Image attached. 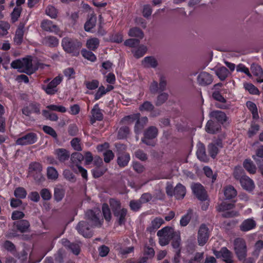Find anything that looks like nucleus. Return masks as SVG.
I'll use <instances>...</instances> for the list:
<instances>
[{
  "label": "nucleus",
  "mask_w": 263,
  "mask_h": 263,
  "mask_svg": "<svg viewBox=\"0 0 263 263\" xmlns=\"http://www.w3.org/2000/svg\"><path fill=\"white\" fill-rule=\"evenodd\" d=\"M11 66L12 68L17 69L19 71L31 74L35 71L33 67L31 59L30 58H24L13 61Z\"/></svg>",
  "instance_id": "nucleus-1"
},
{
  "label": "nucleus",
  "mask_w": 263,
  "mask_h": 263,
  "mask_svg": "<svg viewBox=\"0 0 263 263\" xmlns=\"http://www.w3.org/2000/svg\"><path fill=\"white\" fill-rule=\"evenodd\" d=\"M148 119L146 117L140 119V114H136L124 117L122 120V122L124 124H130L136 122L135 132L138 134L147 123Z\"/></svg>",
  "instance_id": "nucleus-2"
},
{
  "label": "nucleus",
  "mask_w": 263,
  "mask_h": 263,
  "mask_svg": "<svg viewBox=\"0 0 263 263\" xmlns=\"http://www.w3.org/2000/svg\"><path fill=\"white\" fill-rule=\"evenodd\" d=\"M110 205L112 209L114 214L117 217L120 224L124 223L125 217L127 215V210L125 208H121L120 203L119 201L114 199L109 200Z\"/></svg>",
  "instance_id": "nucleus-3"
},
{
  "label": "nucleus",
  "mask_w": 263,
  "mask_h": 263,
  "mask_svg": "<svg viewBox=\"0 0 263 263\" xmlns=\"http://www.w3.org/2000/svg\"><path fill=\"white\" fill-rule=\"evenodd\" d=\"M62 46L66 52L77 55L79 54V49L82 46V43L77 40L64 37L62 41Z\"/></svg>",
  "instance_id": "nucleus-4"
},
{
  "label": "nucleus",
  "mask_w": 263,
  "mask_h": 263,
  "mask_svg": "<svg viewBox=\"0 0 263 263\" xmlns=\"http://www.w3.org/2000/svg\"><path fill=\"white\" fill-rule=\"evenodd\" d=\"M234 250L239 260L245 259L247 255L246 241L242 238H237L234 241Z\"/></svg>",
  "instance_id": "nucleus-5"
},
{
  "label": "nucleus",
  "mask_w": 263,
  "mask_h": 263,
  "mask_svg": "<svg viewBox=\"0 0 263 263\" xmlns=\"http://www.w3.org/2000/svg\"><path fill=\"white\" fill-rule=\"evenodd\" d=\"M174 234V230L171 227H166L157 232L159 242L161 246H164L169 243Z\"/></svg>",
  "instance_id": "nucleus-6"
},
{
  "label": "nucleus",
  "mask_w": 263,
  "mask_h": 263,
  "mask_svg": "<svg viewBox=\"0 0 263 263\" xmlns=\"http://www.w3.org/2000/svg\"><path fill=\"white\" fill-rule=\"evenodd\" d=\"M62 77L58 76L56 77L53 80L49 83L47 85H42V88L48 95H53L58 90L57 86L60 84L62 81Z\"/></svg>",
  "instance_id": "nucleus-7"
},
{
  "label": "nucleus",
  "mask_w": 263,
  "mask_h": 263,
  "mask_svg": "<svg viewBox=\"0 0 263 263\" xmlns=\"http://www.w3.org/2000/svg\"><path fill=\"white\" fill-rule=\"evenodd\" d=\"M42 166L39 162H32L29 167V175L33 177L35 180H40L42 177L41 171Z\"/></svg>",
  "instance_id": "nucleus-8"
},
{
  "label": "nucleus",
  "mask_w": 263,
  "mask_h": 263,
  "mask_svg": "<svg viewBox=\"0 0 263 263\" xmlns=\"http://www.w3.org/2000/svg\"><path fill=\"white\" fill-rule=\"evenodd\" d=\"M213 253L217 258H221L226 263H233L232 253L226 247L222 248L219 251L214 250Z\"/></svg>",
  "instance_id": "nucleus-9"
},
{
  "label": "nucleus",
  "mask_w": 263,
  "mask_h": 263,
  "mask_svg": "<svg viewBox=\"0 0 263 263\" xmlns=\"http://www.w3.org/2000/svg\"><path fill=\"white\" fill-rule=\"evenodd\" d=\"M210 236V231L205 224H202L199 229L197 240L199 245L203 246L207 242Z\"/></svg>",
  "instance_id": "nucleus-10"
},
{
  "label": "nucleus",
  "mask_w": 263,
  "mask_h": 263,
  "mask_svg": "<svg viewBox=\"0 0 263 263\" xmlns=\"http://www.w3.org/2000/svg\"><path fill=\"white\" fill-rule=\"evenodd\" d=\"M37 139V138L35 134L30 133L17 139L16 144L20 145L32 144L36 142Z\"/></svg>",
  "instance_id": "nucleus-11"
},
{
  "label": "nucleus",
  "mask_w": 263,
  "mask_h": 263,
  "mask_svg": "<svg viewBox=\"0 0 263 263\" xmlns=\"http://www.w3.org/2000/svg\"><path fill=\"white\" fill-rule=\"evenodd\" d=\"M100 211L98 209H95L94 211L89 210L86 212L85 217L87 220L89 221V226H98L101 224L99 218L97 215L99 214Z\"/></svg>",
  "instance_id": "nucleus-12"
},
{
  "label": "nucleus",
  "mask_w": 263,
  "mask_h": 263,
  "mask_svg": "<svg viewBox=\"0 0 263 263\" xmlns=\"http://www.w3.org/2000/svg\"><path fill=\"white\" fill-rule=\"evenodd\" d=\"M157 134V129L154 126H151L144 132V137L142 139V141L147 145H153L154 144L153 142L150 141V140L155 138Z\"/></svg>",
  "instance_id": "nucleus-13"
},
{
  "label": "nucleus",
  "mask_w": 263,
  "mask_h": 263,
  "mask_svg": "<svg viewBox=\"0 0 263 263\" xmlns=\"http://www.w3.org/2000/svg\"><path fill=\"white\" fill-rule=\"evenodd\" d=\"M192 189L194 194L200 200L206 199V194L202 185L200 184H194L192 185Z\"/></svg>",
  "instance_id": "nucleus-14"
},
{
  "label": "nucleus",
  "mask_w": 263,
  "mask_h": 263,
  "mask_svg": "<svg viewBox=\"0 0 263 263\" xmlns=\"http://www.w3.org/2000/svg\"><path fill=\"white\" fill-rule=\"evenodd\" d=\"M212 82V76L206 72H201L197 77V82L200 85H208L211 84Z\"/></svg>",
  "instance_id": "nucleus-15"
},
{
  "label": "nucleus",
  "mask_w": 263,
  "mask_h": 263,
  "mask_svg": "<svg viewBox=\"0 0 263 263\" xmlns=\"http://www.w3.org/2000/svg\"><path fill=\"white\" fill-rule=\"evenodd\" d=\"M41 27L46 31L53 32L55 34H58L60 30L59 27L54 24L52 21L47 20H43L42 22Z\"/></svg>",
  "instance_id": "nucleus-16"
},
{
  "label": "nucleus",
  "mask_w": 263,
  "mask_h": 263,
  "mask_svg": "<svg viewBox=\"0 0 263 263\" xmlns=\"http://www.w3.org/2000/svg\"><path fill=\"white\" fill-rule=\"evenodd\" d=\"M88 223L85 221H81L77 227L79 233L85 237H90L92 235L91 232L87 226Z\"/></svg>",
  "instance_id": "nucleus-17"
},
{
  "label": "nucleus",
  "mask_w": 263,
  "mask_h": 263,
  "mask_svg": "<svg viewBox=\"0 0 263 263\" xmlns=\"http://www.w3.org/2000/svg\"><path fill=\"white\" fill-rule=\"evenodd\" d=\"M242 187L248 191H252L254 187V184L252 180L247 176H242L239 180Z\"/></svg>",
  "instance_id": "nucleus-18"
},
{
  "label": "nucleus",
  "mask_w": 263,
  "mask_h": 263,
  "mask_svg": "<svg viewBox=\"0 0 263 263\" xmlns=\"http://www.w3.org/2000/svg\"><path fill=\"white\" fill-rule=\"evenodd\" d=\"M222 142L220 140L216 143H211L208 146V151L211 156L214 158L219 152V148L222 147Z\"/></svg>",
  "instance_id": "nucleus-19"
},
{
  "label": "nucleus",
  "mask_w": 263,
  "mask_h": 263,
  "mask_svg": "<svg viewBox=\"0 0 263 263\" xmlns=\"http://www.w3.org/2000/svg\"><path fill=\"white\" fill-rule=\"evenodd\" d=\"M255 226V221L252 218H249L242 222L240 229L242 231L247 232L253 229Z\"/></svg>",
  "instance_id": "nucleus-20"
},
{
  "label": "nucleus",
  "mask_w": 263,
  "mask_h": 263,
  "mask_svg": "<svg viewBox=\"0 0 263 263\" xmlns=\"http://www.w3.org/2000/svg\"><path fill=\"white\" fill-rule=\"evenodd\" d=\"M211 118L216 119L218 122L223 123L227 121L228 118L226 114L221 111L214 110L210 112Z\"/></svg>",
  "instance_id": "nucleus-21"
},
{
  "label": "nucleus",
  "mask_w": 263,
  "mask_h": 263,
  "mask_svg": "<svg viewBox=\"0 0 263 263\" xmlns=\"http://www.w3.org/2000/svg\"><path fill=\"white\" fill-rule=\"evenodd\" d=\"M103 119V115L98 104L95 105L91 110V122L93 123L96 120H101Z\"/></svg>",
  "instance_id": "nucleus-22"
},
{
  "label": "nucleus",
  "mask_w": 263,
  "mask_h": 263,
  "mask_svg": "<svg viewBox=\"0 0 263 263\" xmlns=\"http://www.w3.org/2000/svg\"><path fill=\"white\" fill-rule=\"evenodd\" d=\"M196 155L198 158L202 161L206 162L208 160L204 146L201 143L197 144Z\"/></svg>",
  "instance_id": "nucleus-23"
},
{
  "label": "nucleus",
  "mask_w": 263,
  "mask_h": 263,
  "mask_svg": "<svg viewBox=\"0 0 263 263\" xmlns=\"http://www.w3.org/2000/svg\"><path fill=\"white\" fill-rule=\"evenodd\" d=\"M42 43L43 44L49 47H54L57 46L59 45V42L56 37L51 35H48L43 39Z\"/></svg>",
  "instance_id": "nucleus-24"
},
{
  "label": "nucleus",
  "mask_w": 263,
  "mask_h": 263,
  "mask_svg": "<svg viewBox=\"0 0 263 263\" xmlns=\"http://www.w3.org/2000/svg\"><path fill=\"white\" fill-rule=\"evenodd\" d=\"M142 64L144 67L155 68L157 66V61L152 57H145L142 62Z\"/></svg>",
  "instance_id": "nucleus-25"
},
{
  "label": "nucleus",
  "mask_w": 263,
  "mask_h": 263,
  "mask_svg": "<svg viewBox=\"0 0 263 263\" xmlns=\"http://www.w3.org/2000/svg\"><path fill=\"white\" fill-rule=\"evenodd\" d=\"M130 160V156L128 153H124L119 154L117 162L120 167H124L127 165Z\"/></svg>",
  "instance_id": "nucleus-26"
},
{
  "label": "nucleus",
  "mask_w": 263,
  "mask_h": 263,
  "mask_svg": "<svg viewBox=\"0 0 263 263\" xmlns=\"http://www.w3.org/2000/svg\"><path fill=\"white\" fill-rule=\"evenodd\" d=\"M226 199H231L235 197L237 195V192L233 186L228 185L226 186L223 191Z\"/></svg>",
  "instance_id": "nucleus-27"
},
{
  "label": "nucleus",
  "mask_w": 263,
  "mask_h": 263,
  "mask_svg": "<svg viewBox=\"0 0 263 263\" xmlns=\"http://www.w3.org/2000/svg\"><path fill=\"white\" fill-rule=\"evenodd\" d=\"M185 193V187L180 183L178 184L174 189V195L177 199L183 198Z\"/></svg>",
  "instance_id": "nucleus-28"
},
{
  "label": "nucleus",
  "mask_w": 263,
  "mask_h": 263,
  "mask_svg": "<svg viewBox=\"0 0 263 263\" xmlns=\"http://www.w3.org/2000/svg\"><path fill=\"white\" fill-rule=\"evenodd\" d=\"M55 154L59 160L61 161H64L69 157V153L65 149L58 148L55 149Z\"/></svg>",
  "instance_id": "nucleus-29"
},
{
  "label": "nucleus",
  "mask_w": 263,
  "mask_h": 263,
  "mask_svg": "<svg viewBox=\"0 0 263 263\" xmlns=\"http://www.w3.org/2000/svg\"><path fill=\"white\" fill-rule=\"evenodd\" d=\"M24 27L23 25L20 26L16 31L14 41L17 44H20L23 41L24 33Z\"/></svg>",
  "instance_id": "nucleus-30"
},
{
  "label": "nucleus",
  "mask_w": 263,
  "mask_h": 263,
  "mask_svg": "<svg viewBox=\"0 0 263 263\" xmlns=\"http://www.w3.org/2000/svg\"><path fill=\"white\" fill-rule=\"evenodd\" d=\"M216 74L221 80L223 81L228 77L230 72L227 68L221 66L216 69Z\"/></svg>",
  "instance_id": "nucleus-31"
},
{
  "label": "nucleus",
  "mask_w": 263,
  "mask_h": 263,
  "mask_svg": "<svg viewBox=\"0 0 263 263\" xmlns=\"http://www.w3.org/2000/svg\"><path fill=\"white\" fill-rule=\"evenodd\" d=\"M14 225L16 226L17 229L21 232H26L30 226L28 221L25 220L15 222Z\"/></svg>",
  "instance_id": "nucleus-32"
},
{
  "label": "nucleus",
  "mask_w": 263,
  "mask_h": 263,
  "mask_svg": "<svg viewBox=\"0 0 263 263\" xmlns=\"http://www.w3.org/2000/svg\"><path fill=\"white\" fill-rule=\"evenodd\" d=\"M99 43V40L97 38H91L87 40L86 46L90 50H95L98 47Z\"/></svg>",
  "instance_id": "nucleus-33"
},
{
  "label": "nucleus",
  "mask_w": 263,
  "mask_h": 263,
  "mask_svg": "<svg viewBox=\"0 0 263 263\" xmlns=\"http://www.w3.org/2000/svg\"><path fill=\"white\" fill-rule=\"evenodd\" d=\"M96 16L94 15L90 16L89 20L85 24L84 28L85 31L87 32L90 31L91 30L96 26Z\"/></svg>",
  "instance_id": "nucleus-34"
},
{
  "label": "nucleus",
  "mask_w": 263,
  "mask_h": 263,
  "mask_svg": "<svg viewBox=\"0 0 263 263\" xmlns=\"http://www.w3.org/2000/svg\"><path fill=\"white\" fill-rule=\"evenodd\" d=\"M164 222L162 218L157 217L154 219L151 222V227L147 228L150 232L158 229Z\"/></svg>",
  "instance_id": "nucleus-35"
},
{
  "label": "nucleus",
  "mask_w": 263,
  "mask_h": 263,
  "mask_svg": "<svg viewBox=\"0 0 263 263\" xmlns=\"http://www.w3.org/2000/svg\"><path fill=\"white\" fill-rule=\"evenodd\" d=\"M245 169L251 174H254L256 172V168L251 160L246 159L243 163Z\"/></svg>",
  "instance_id": "nucleus-36"
},
{
  "label": "nucleus",
  "mask_w": 263,
  "mask_h": 263,
  "mask_svg": "<svg viewBox=\"0 0 263 263\" xmlns=\"http://www.w3.org/2000/svg\"><path fill=\"white\" fill-rule=\"evenodd\" d=\"M251 71L252 73L256 77L260 79L263 76V70L261 67L257 64H253L252 65Z\"/></svg>",
  "instance_id": "nucleus-37"
},
{
  "label": "nucleus",
  "mask_w": 263,
  "mask_h": 263,
  "mask_svg": "<svg viewBox=\"0 0 263 263\" xmlns=\"http://www.w3.org/2000/svg\"><path fill=\"white\" fill-rule=\"evenodd\" d=\"M219 129V126L215 125L212 121H209L205 126V130L206 132L211 134H214Z\"/></svg>",
  "instance_id": "nucleus-38"
},
{
  "label": "nucleus",
  "mask_w": 263,
  "mask_h": 263,
  "mask_svg": "<svg viewBox=\"0 0 263 263\" xmlns=\"http://www.w3.org/2000/svg\"><path fill=\"white\" fill-rule=\"evenodd\" d=\"M65 192L62 186H57L54 189V197L57 201H61L64 196Z\"/></svg>",
  "instance_id": "nucleus-39"
},
{
  "label": "nucleus",
  "mask_w": 263,
  "mask_h": 263,
  "mask_svg": "<svg viewBox=\"0 0 263 263\" xmlns=\"http://www.w3.org/2000/svg\"><path fill=\"white\" fill-rule=\"evenodd\" d=\"M192 214V210H189L187 213L181 217L180 220V224L181 226L185 227L187 226L190 221Z\"/></svg>",
  "instance_id": "nucleus-40"
},
{
  "label": "nucleus",
  "mask_w": 263,
  "mask_h": 263,
  "mask_svg": "<svg viewBox=\"0 0 263 263\" xmlns=\"http://www.w3.org/2000/svg\"><path fill=\"white\" fill-rule=\"evenodd\" d=\"M248 109L251 111L254 119L258 118V115L256 106L255 103L251 101H248L246 103Z\"/></svg>",
  "instance_id": "nucleus-41"
},
{
  "label": "nucleus",
  "mask_w": 263,
  "mask_h": 263,
  "mask_svg": "<svg viewBox=\"0 0 263 263\" xmlns=\"http://www.w3.org/2000/svg\"><path fill=\"white\" fill-rule=\"evenodd\" d=\"M9 28L10 25L8 22L0 21V36L6 35Z\"/></svg>",
  "instance_id": "nucleus-42"
},
{
  "label": "nucleus",
  "mask_w": 263,
  "mask_h": 263,
  "mask_svg": "<svg viewBox=\"0 0 263 263\" xmlns=\"http://www.w3.org/2000/svg\"><path fill=\"white\" fill-rule=\"evenodd\" d=\"M146 50V47L144 45H141L137 50L132 51V52L136 58H140L144 55Z\"/></svg>",
  "instance_id": "nucleus-43"
},
{
  "label": "nucleus",
  "mask_w": 263,
  "mask_h": 263,
  "mask_svg": "<svg viewBox=\"0 0 263 263\" xmlns=\"http://www.w3.org/2000/svg\"><path fill=\"white\" fill-rule=\"evenodd\" d=\"M128 35L130 36L137 37L140 39H142L143 37V32L138 28L130 29L129 30Z\"/></svg>",
  "instance_id": "nucleus-44"
},
{
  "label": "nucleus",
  "mask_w": 263,
  "mask_h": 263,
  "mask_svg": "<svg viewBox=\"0 0 263 263\" xmlns=\"http://www.w3.org/2000/svg\"><path fill=\"white\" fill-rule=\"evenodd\" d=\"M106 171V167L99 166L92 170L93 176L95 178H98L103 175Z\"/></svg>",
  "instance_id": "nucleus-45"
},
{
  "label": "nucleus",
  "mask_w": 263,
  "mask_h": 263,
  "mask_svg": "<svg viewBox=\"0 0 263 263\" xmlns=\"http://www.w3.org/2000/svg\"><path fill=\"white\" fill-rule=\"evenodd\" d=\"M46 14L51 18H55L57 16L58 11L54 7L49 5L46 9Z\"/></svg>",
  "instance_id": "nucleus-46"
},
{
  "label": "nucleus",
  "mask_w": 263,
  "mask_h": 263,
  "mask_svg": "<svg viewBox=\"0 0 263 263\" xmlns=\"http://www.w3.org/2000/svg\"><path fill=\"white\" fill-rule=\"evenodd\" d=\"M47 177L49 179L55 180L58 177V173L56 169L53 167H48L47 172Z\"/></svg>",
  "instance_id": "nucleus-47"
},
{
  "label": "nucleus",
  "mask_w": 263,
  "mask_h": 263,
  "mask_svg": "<svg viewBox=\"0 0 263 263\" xmlns=\"http://www.w3.org/2000/svg\"><path fill=\"white\" fill-rule=\"evenodd\" d=\"M102 212L105 219L106 221H110L111 219V213L110 210L108 206V205L106 203H104L102 205Z\"/></svg>",
  "instance_id": "nucleus-48"
},
{
  "label": "nucleus",
  "mask_w": 263,
  "mask_h": 263,
  "mask_svg": "<svg viewBox=\"0 0 263 263\" xmlns=\"http://www.w3.org/2000/svg\"><path fill=\"white\" fill-rule=\"evenodd\" d=\"M263 249V241H257L254 246V250L253 252V255L258 257L260 251Z\"/></svg>",
  "instance_id": "nucleus-49"
},
{
  "label": "nucleus",
  "mask_w": 263,
  "mask_h": 263,
  "mask_svg": "<svg viewBox=\"0 0 263 263\" xmlns=\"http://www.w3.org/2000/svg\"><path fill=\"white\" fill-rule=\"evenodd\" d=\"M43 115L46 119L52 121H56L58 119V117L56 114L50 112L49 110H44L43 111Z\"/></svg>",
  "instance_id": "nucleus-50"
},
{
  "label": "nucleus",
  "mask_w": 263,
  "mask_h": 263,
  "mask_svg": "<svg viewBox=\"0 0 263 263\" xmlns=\"http://www.w3.org/2000/svg\"><path fill=\"white\" fill-rule=\"evenodd\" d=\"M82 55L86 59L91 61L94 62L96 60V55L91 51H87L86 49H83L82 50Z\"/></svg>",
  "instance_id": "nucleus-51"
},
{
  "label": "nucleus",
  "mask_w": 263,
  "mask_h": 263,
  "mask_svg": "<svg viewBox=\"0 0 263 263\" xmlns=\"http://www.w3.org/2000/svg\"><path fill=\"white\" fill-rule=\"evenodd\" d=\"M49 110L57 111L60 112H65L67 111L66 107L62 105H49L47 106Z\"/></svg>",
  "instance_id": "nucleus-52"
},
{
  "label": "nucleus",
  "mask_w": 263,
  "mask_h": 263,
  "mask_svg": "<svg viewBox=\"0 0 263 263\" xmlns=\"http://www.w3.org/2000/svg\"><path fill=\"white\" fill-rule=\"evenodd\" d=\"M244 87L245 89L247 90L250 93L253 95L259 94L258 89L254 85L251 83L244 84Z\"/></svg>",
  "instance_id": "nucleus-53"
},
{
  "label": "nucleus",
  "mask_w": 263,
  "mask_h": 263,
  "mask_svg": "<svg viewBox=\"0 0 263 263\" xmlns=\"http://www.w3.org/2000/svg\"><path fill=\"white\" fill-rule=\"evenodd\" d=\"M14 195L17 198H24L27 195V192L23 187H19L15 190Z\"/></svg>",
  "instance_id": "nucleus-54"
},
{
  "label": "nucleus",
  "mask_w": 263,
  "mask_h": 263,
  "mask_svg": "<svg viewBox=\"0 0 263 263\" xmlns=\"http://www.w3.org/2000/svg\"><path fill=\"white\" fill-rule=\"evenodd\" d=\"M22 11L21 7H17L14 8L13 12L11 13V19L13 22L16 21L20 16Z\"/></svg>",
  "instance_id": "nucleus-55"
},
{
  "label": "nucleus",
  "mask_w": 263,
  "mask_h": 263,
  "mask_svg": "<svg viewBox=\"0 0 263 263\" xmlns=\"http://www.w3.org/2000/svg\"><path fill=\"white\" fill-rule=\"evenodd\" d=\"M203 171L205 175L210 178H211L212 182H214L216 179V175L213 174L212 170L209 166L203 167Z\"/></svg>",
  "instance_id": "nucleus-56"
},
{
  "label": "nucleus",
  "mask_w": 263,
  "mask_h": 263,
  "mask_svg": "<svg viewBox=\"0 0 263 263\" xmlns=\"http://www.w3.org/2000/svg\"><path fill=\"white\" fill-rule=\"evenodd\" d=\"M233 207L234 204L233 203L224 201L219 205L218 210L219 211H225L227 210H231Z\"/></svg>",
  "instance_id": "nucleus-57"
},
{
  "label": "nucleus",
  "mask_w": 263,
  "mask_h": 263,
  "mask_svg": "<svg viewBox=\"0 0 263 263\" xmlns=\"http://www.w3.org/2000/svg\"><path fill=\"white\" fill-rule=\"evenodd\" d=\"M236 70L238 72L245 73L249 77H252V75L249 71V68L242 64H239L236 66Z\"/></svg>",
  "instance_id": "nucleus-58"
},
{
  "label": "nucleus",
  "mask_w": 263,
  "mask_h": 263,
  "mask_svg": "<svg viewBox=\"0 0 263 263\" xmlns=\"http://www.w3.org/2000/svg\"><path fill=\"white\" fill-rule=\"evenodd\" d=\"M129 128L127 126L120 128L118 133V138L119 139H123L125 138L129 134Z\"/></svg>",
  "instance_id": "nucleus-59"
},
{
  "label": "nucleus",
  "mask_w": 263,
  "mask_h": 263,
  "mask_svg": "<svg viewBox=\"0 0 263 263\" xmlns=\"http://www.w3.org/2000/svg\"><path fill=\"white\" fill-rule=\"evenodd\" d=\"M104 160L105 162L108 163L111 160L113 159L114 157V154L110 150H106L103 153Z\"/></svg>",
  "instance_id": "nucleus-60"
},
{
  "label": "nucleus",
  "mask_w": 263,
  "mask_h": 263,
  "mask_svg": "<svg viewBox=\"0 0 263 263\" xmlns=\"http://www.w3.org/2000/svg\"><path fill=\"white\" fill-rule=\"evenodd\" d=\"M129 206L133 211H137L141 208V203L139 200H132L130 202Z\"/></svg>",
  "instance_id": "nucleus-61"
},
{
  "label": "nucleus",
  "mask_w": 263,
  "mask_h": 263,
  "mask_svg": "<svg viewBox=\"0 0 263 263\" xmlns=\"http://www.w3.org/2000/svg\"><path fill=\"white\" fill-rule=\"evenodd\" d=\"M234 177L237 179L240 180L242 176H245L242 168L240 166H237L235 168L234 171Z\"/></svg>",
  "instance_id": "nucleus-62"
},
{
  "label": "nucleus",
  "mask_w": 263,
  "mask_h": 263,
  "mask_svg": "<svg viewBox=\"0 0 263 263\" xmlns=\"http://www.w3.org/2000/svg\"><path fill=\"white\" fill-rule=\"evenodd\" d=\"M71 145L76 151H80L82 150L80 140L77 138H74L71 140Z\"/></svg>",
  "instance_id": "nucleus-63"
},
{
  "label": "nucleus",
  "mask_w": 263,
  "mask_h": 263,
  "mask_svg": "<svg viewBox=\"0 0 263 263\" xmlns=\"http://www.w3.org/2000/svg\"><path fill=\"white\" fill-rule=\"evenodd\" d=\"M259 130V126L256 124H252L251 125V127L249 128L248 130V136L249 137H252Z\"/></svg>",
  "instance_id": "nucleus-64"
}]
</instances>
